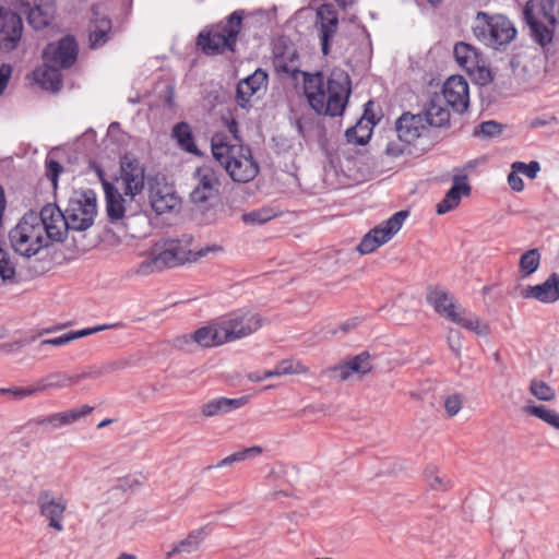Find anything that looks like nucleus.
Segmentation results:
<instances>
[{"label": "nucleus", "instance_id": "obj_7", "mask_svg": "<svg viewBox=\"0 0 559 559\" xmlns=\"http://www.w3.org/2000/svg\"><path fill=\"white\" fill-rule=\"evenodd\" d=\"M96 193L92 189L74 191L64 210L69 227L72 230L88 229L97 214Z\"/></svg>", "mask_w": 559, "mask_h": 559}, {"label": "nucleus", "instance_id": "obj_53", "mask_svg": "<svg viewBox=\"0 0 559 559\" xmlns=\"http://www.w3.org/2000/svg\"><path fill=\"white\" fill-rule=\"evenodd\" d=\"M115 325H112V324L96 325L94 328H86V329L79 330V331H72V332H69V334L71 337V341H74V340H78V338H81L84 336H88V335H92V334L100 332V331H105L107 329H111Z\"/></svg>", "mask_w": 559, "mask_h": 559}, {"label": "nucleus", "instance_id": "obj_33", "mask_svg": "<svg viewBox=\"0 0 559 559\" xmlns=\"http://www.w3.org/2000/svg\"><path fill=\"white\" fill-rule=\"evenodd\" d=\"M248 402V397L239 399L217 397L202 405L201 413L205 417H214L240 408Z\"/></svg>", "mask_w": 559, "mask_h": 559}, {"label": "nucleus", "instance_id": "obj_25", "mask_svg": "<svg viewBox=\"0 0 559 559\" xmlns=\"http://www.w3.org/2000/svg\"><path fill=\"white\" fill-rule=\"evenodd\" d=\"M103 187L106 198V212L111 223L121 221L128 212L127 197L110 182L103 180Z\"/></svg>", "mask_w": 559, "mask_h": 559}, {"label": "nucleus", "instance_id": "obj_23", "mask_svg": "<svg viewBox=\"0 0 559 559\" xmlns=\"http://www.w3.org/2000/svg\"><path fill=\"white\" fill-rule=\"evenodd\" d=\"M273 56L274 70H300L299 53L293 43L278 39L274 44Z\"/></svg>", "mask_w": 559, "mask_h": 559}, {"label": "nucleus", "instance_id": "obj_15", "mask_svg": "<svg viewBox=\"0 0 559 559\" xmlns=\"http://www.w3.org/2000/svg\"><path fill=\"white\" fill-rule=\"evenodd\" d=\"M195 185L189 194L193 204H203L213 199L219 189L221 182L216 171L209 165L198 167L193 173Z\"/></svg>", "mask_w": 559, "mask_h": 559}, {"label": "nucleus", "instance_id": "obj_51", "mask_svg": "<svg viewBox=\"0 0 559 559\" xmlns=\"http://www.w3.org/2000/svg\"><path fill=\"white\" fill-rule=\"evenodd\" d=\"M0 394H9L14 400H23L27 396H32V395L36 394V390H35V385L29 386V388H17V386L5 388V389L3 388V389H0Z\"/></svg>", "mask_w": 559, "mask_h": 559}, {"label": "nucleus", "instance_id": "obj_16", "mask_svg": "<svg viewBox=\"0 0 559 559\" xmlns=\"http://www.w3.org/2000/svg\"><path fill=\"white\" fill-rule=\"evenodd\" d=\"M439 96L448 107L457 114L466 111L469 105V90L466 80L459 74L448 78Z\"/></svg>", "mask_w": 559, "mask_h": 559}, {"label": "nucleus", "instance_id": "obj_55", "mask_svg": "<svg viewBox=\"0 0 559 559\" xmlns=\"http://www.w3.org/2000/svg\"><path fill=\"white\" fill-rule=\"evenodd\" d=\"M294 126L298 134L302 138H306V135L308 134L312 127V120L310 117L302 115L301 117L295 120Z\"/></svg>", "mask_w": 559, "mask_h": 559}, {"label": "nucleus", "instance_id": "obj_44", "mask_svg": "<svg viewBox=\"0 0 559 559\" xmlns=\"http://www.w3.org/2000/svg\"><path fill=\"white\" fill-rule=\"evenodd\" d=\"M31 427H44L46 430L51 431L62 427L59 413L48 416H38L31 419L27 424Z\"/></svg>", "mask_w": 559, "mask_h": 559}, {"label": "nucleus", "instance_id": "obj_64", "mask_svg": "<svg viewBox=\"0 0 559 559\" xmlns=\"http://www.w3.org/2000/svg\"><path fill=\"white\" fill-rule=\"evenodd\" d=\"M11 72H0V96L3 94L8 86Z\"/></svg>", "mask_w": 559, "mask_h": 559}, {"label": "nucleus", "instance_id": "obj_50", "mask_svg": "<svg viewBox=\"0 0 559 559\" xmlns=\"http://www.w3.org/2000/svg\"><path fill=\"white\" fill-rule=\"evenodd\" d=\"M62 171L63 167L60 163L55 159L46 160V176L51 181L55 189L57 188L58 177Z\"/></svg>", "mask_w": 559, "mask_h": 559}, {"label": "nucleus", "instance_id": "obj_26", "mask_svg": "<svg viewBox=\"0 0 559 559\" xmlns=\"http://www.w3.org/2000/svg\"><path fill=\"white\" fill-rule=\"evenodd\" d=\"M427 126L441 128L450 122V111L438 93L433 94L425 106L423 115Z\"/></svg>", "mask_w": 559, "mask_h": 559}, {"label": "nucleus", "instance_id": "obj_59", "mask_svg": "<svg viewBox=\"0 0 559 559\" xmlns=\"http://www.w3.org/2000/svg\"><path fill=\"white\" fill-rule=\"evenodd\" d=\"M557 123V118L555 116H543L536 117L530 121V127L533 129L545 127L550 123Z\"/></svg>", "mask_w": 559, "mask_h": 559}, {"label": "nucleus", "instance_id": "obj_49", "mask_svg": "<svg viewBox=\"0 0 559 559\" xmlns=\"http://www.w3.org/2000/svg\"><path fill=\"white\" fill-rule=\"evenodd\" d=\"M511 169L525 175L530 179H535L540 170V165L537 160H532L528 164H525L524 162H514L511 165Z\"/></svg>", "mask_w": 559, "mask_h": 559}, {"label": "nucleus", "instance_id": "obj_41", "mask_svg": "<svg viewBox=\"0 0 559 559\" xmlns=\"http://www.w3.org/2000/svg\"><path fill=\"white\" fill-rule=\"evenodd\" d=\"M539 13L551 27L559 24V0H540Z\"/></svg>", "mask_w": 559, "mask_h": 559}, {"label": "nucleus", "instance_id": "obj_14", "mask_svg": "<svg viewBox=\"0 0 559 559\" xmlns=\"http://www.w3.org/2000/svg\"><path fill=\"white\" fill-rule=\"evenodd\" d=\"M39 514L48 520V526L57 532L63 531V518L68 507L67 499L52 490L39 491L37 497Z\"/></svg>", "mask_w": 559, "mask_h": 559}, {"label": "nucleus", "instance_id": "obj_29", "mask_svg": "<svg viewBox=\"0 0 559 559\" xmlns=\"http://www.w3.org/2000/svg\"><path fill=\"white\" fill-rule=\"evenodd\" d=\"M93 20L90 29V46L98 48L105 45L111 31V20L100 14L97 5L92 8Z\"/></svg>", "mask_w": 559, "mask_h": 559}, {"label": "nucleus", "instance_id": "obj_61", "mask_svg": "<svg viewBox=\"0 0 559 559\" xmlns=\"http://www.w3.org/2000/svg\"><path fill=\"white\" fill-rule=\"evenodd\" d=\"M194 344L192 334L178 336L174 340V346L179 349H189L190 345Z\"/></svg>", "mask_w": 559, "mask_h": 559}, {"label": "nucleus", "instance_id": "obj_52", "mask_svg": "<svg viewBox=\"0 0 559 559\" xmlns=\"http://www.w3.org/2000/svg\"><path fill=\"white\" fill-rule=\"evenodd\" d=\"M462 397L459 394L450 395L444 401V408L449 416H455L462 408Z\"/></svg>", "mask_w": 559, "mask_h": 559}, {"label": "nucleus", "instance_id": "obj_27", "mask_svg": "<svg viewBox=\"0 0 559 559\" xmlns=\"http://www.w3.org/2000/svg\"><path fill=\"white\" fill-rule=\"evenodd\" d=\"M267 72H252L237 84L236 100L241 107H246L250 98L266 84Z\"/></svg>", "mask_w": 559, "mask_h": 559}, {"label": "nucleus", "instance_id": "obj_48", "mask_svg": "<svg viewBox=\"0 0 559 559\" xmlns=\"http://www.w3.org/2000/svg\"><path fill=\"white\" fill-rule=\"evenodd\" d=\"M274 217V214L271 212V210L262 209L252 211L249 213H245L242 215V221L246 224H263L269 222Z\"/></svg>", "mask_w": 559, "mask_h": 559}, {"label": "nucleus", "instance_id": "obj_32", "mask_svg": "<svg viewBox=\"0 0 559 559\" xmlns=\"http://www.w3.org/2000/svg\"><path fill=\"white\" fill-rule=\"evenodd\" d=\"M87 379L85 372L68 376L64 372H52L39 379L35 384L36 393L49 389H62L79 383L81 380Z\"/></svg>", "mask_w": 559, "mask_h": 559}, {"label": "nucleus", "instance_id": "obj_58", "mask_svg": "<svg viewBox=\"0 0 559 559\" xmlns=\"http://www.w3.org/2000/svg\"><path fill=\"white\" fill-rule=\"evenodd\" d=\"M164 100L168 107L175 105V85L170 82H163Z\"/></svg>", "mask_w": 559, "mask_h": 559}, {"label": "nucleus", "instance_id": "obj_28", "mask_svg": "<svg viewBox=\"0 0 559 559\" xmlns=\"http://www.w3.org/2000/svg\"><path fill=\"white\" fill-rule=\"evenodd\" d=\"M524 20L531 29V35L536 44L542 47L550 44L554 37L552 28L544 25L534 14V3L528 1L524 8Z\"/></svg>", "mask_w": 559, "mask_h": 559}, {"label": "nucleus", "instance_id": "obj_4", "mask_svg": "<svg viewBox=\"0 0 559 559\" xmlns=\"http://www.w3.org/2000/svg\"><path fill=\"white\" fill-rule=\"evenodd\" d=\"M243 11L230 13L225 21L205 26L197 36V48L206 56L237 53L238 36L242 29Z\"/></svg>", "mask_w": 559, "mask_h": 559}, {"label": "nucleus", "instance_id": "obj_62", "mask_svg": "<svg viewBox=\"0 0 559 559\" xmlns=\"http://www.w3.org/2000/svg\"><path fill=\"white\" fill-rule=\"evenodd\" d=\"M478 73V80L481 82V84L492 83L496 80L497 72H477Z\"/></svg>", "mask_w": 559, "mask_h": 559}, {"label": "nucleus", "instance_id": "obj_43", "mask_svg": "<svg viewBox=\"0 0 559 559\" xmlns=\"http://www.w3.org/2000/svg\"><path fill=\"white\" fill-rule=\"evenodd\" d=\"M92 412H93V407L90 405H82L80 407L69 409L67 412H61V413H59L60 419H61V425L63 427V426L72 424V423H75L79 419L87 416Z\"/></svg>", "mask_w": 559, "mask_h": 559}, {"label": "nucleus", "instance_id": "obj_20", "mask_svg": "<svg viewBox=\"0 0 559 559\" xmlns=\"http://www.w3.org/2000/svg\"><path fill=\"white\" fill-rule=\"evenodd\" d=\"M426 127L427 123L423 115H414L411 112L403 114L395 123L397 138L404 141V143H413L423 134Z\"/></svg>", "mask_w": 559, "mask_h": 559}, {"label": "nucleus", "instance_id": "obj_10", "mask_svg": "<svg viewBox=\"0 0 559 559\" xmlns=\"http://www.w3.org/2000/svg\"><path fill=\"white\" fill-rule=\"evenodd\" d=\"M120 181L129 202L140 194L145 185V168L133 154L127 153L120 159Z\"/></svg>", "mask_w": 559, "mask_h": 559}, {"label": "nucleus", "instance_id": "obj_63", "mask_svg": "<svg viewBox=\"0 0 559 559\" xmlns=\"http://www.w3.org/2000/svg\"><path fill=\"white\" fill-rule=\"evenodd\" d=\"M356 134V129L350 128L346 131V138L348 142H355L356 144L364 145L367 143V141L364 138L355 140L354 136Z\"/></svg>", "mask_w": 559, "mask_h": 559}, {"label": "nucleus", "instance_id": "obj_40", "mask_svg": "<svg viewBox=\"0 0 559 559\" xmlns=\"http://www.w3.org/2000/svg\"><path fill=\"white\" fill-rule=\"evenodd\" d=\"M261 452H262V449L260 447H257V445L255 447H251V448H247V449H243L241 451L235 452V453L226 456L225 459L219 461L215 467L230 466V465H233L235 463L242 462V461H245L247 459L257 456V455L261 454Z\"/></svg>", "mask_w": 559, "mask_h": 559}, {"label": "nucleus", "instance_id": "obj_3", "mask_svg": "<svg viewBox=\"0 0 559 559\" xmlns=\"http://www.w3.org/2000/svg\"><path fill=\"white\" fill-rule=\"evenodd\" d=\"M192 236L183 235L180 239H165L155 243L152 257L143 261L138 269L142 275L160 271L165 267H174L188 261H195L207 252L218 250V247H206L197 252L191 249Z\"/></svg>", "mask_w": 559, "mask_h": 559}, {"label": "nucleus", "instance_id": "obj_45", "mask_svg": "<svg viewBox=\"0 0 559 559\" xmlns=\"http://www.w3.org/2000/svg\"><path fill=\"white\" fill-rule=\"evenodd\" d=\"M531 393L540 401H552L556 397L555 390L544 381L533 380Z\"/></svg>", "mask_w": 559, "mask_h": 559}, {"label": "nucleus", "instance_id": "obj_5", "mask_svg": "<svg viewBox=\"0 0 559 559\" xmlns=\"http://www.w3.org/2000/svg\"><path fill=\"white\" fill-rule=\"evenodd\" d=\"M44 234V228L39 226L36 218V212L31 211L10 230L11 248L21 257L32 258L50 245Z\"/></svg>", "mask_w": 559, "mask_h": 559}, {"label": "nucleus", "instance_id": "obj_2", "mask_svg": "<svg viewBox=\"0 0 559 559\" xmlns=\"http://www.w3.org/2000/svg\"><path fill=\"white\" fill-rule=\"evenodd\" d=\"M229 130L234 134L231 140H228L224 134H215L212 138L213 156L234 181L249 182L257 177L259 165L253 159L250 147L241 144L236 135L235 122Z\"/></svg>", "mask_w": 559, "mask_h": 559}, {"label": "nucleus", "instance_id": "obj_57", "mask_svg": "<svg viewBox=\"0 0 559 559\" xmlns=\"http://www.w3.org/2000/svg\"><path fill=\"white\" fill-rule=\"evenodd\" d=\"M508 183L510 188L515 192H521L524 189V181L515 170H511V173L508 175Z\"/></svg>", "mask_w": 559, "mask_h": 559}, {"label": "nucleus", "instance_id": "obj_31", "mask_svg": "<svg viewBox=\"0 0 559 559\" xmlns=\"http://www.w3.org/2000/svg\"><path fill=\"white\" fill-rule=\"evenodd\" d=\"M453 55L456 63L463 70H487L485 64H480L478 50L467 43H456L453 48Z\"/></svg>", "mask_w": 559, "mask_h": 559}, {"label": "nucleus", "instance_id": "obj_22", "mask_svg": "<svg viewBox=\"0 0 559 559\" xmlns=\"http://www.w3.org/2000/svg\"><path fill=\"white\" fill-rule=\"evenodd\" d=\"M371 369L372 365L370 362V355L367 352H362L344 364L333 367L325 372H328L331 378H337L341 381H345L353 373L366 374L371 371Z\"/></svg>", "mask_w": 559, "mask_h": 559}, {"label": "nucleus", "instance_id": "obj_13", "mask_svg": "<svg viewBox=\"0 0 559 559\" xmlns=\"http://www.w3.org/2000/svg\"><path fill=\"white\" fill-rule=\"evenodd\" d=\"M227 342L247 337L263 325V319L254 312H235L222 320Z\"/></svg>", "mask_w": 559, "mask_h": 559}, {"label": "nucleus", "instance_id": "obj_8", "mask_svg": "<svg viewBox=\"0 0 559 559\" xmlns=\"http://www.w3.org/2000/svg\"><path fill=\"white\" fill-rule=\"evenodd\" d=\"M477 20H484V24L473 28L474 35L493 49L510 44L516 35L514 25L503 15L489 17L486 13L479 12Z\"/></svg>", "mask_w": 559, "mask_h": 559}, {"label": "nucleus", "instance_id": "obj_30", "mask_svg": "<svg viewBox=\"0 0 559 559\" xmlns=\"http://www.w3.org/2000/svg\"><path fill=\"white\" fill-rule=\"evenodd\" d=\"M223 323L212 322L192 333L194 344L201 347H213L227 343L224 335Z\"/></svg>", "mask_w": 559, "mask_h": 559}, {"label": "nucleus", "instance_id": "obj_47", "mask_svg": "<svg viewBox=\"0 0 559 559\" xmlns=\"http://www.w3.org/2000/svg\"><path fill=\"white\" fill-rule=\"evenodd\" d=\"M28 23L35 29H41L49 24V15L45 13L39 7L28 9Z\"/></svg>", "mask_w": 559, "mask_h": 559}, {"label": "nucleus", "instance_id": "obj_19", "mask_svg": "<svg viewBox=\"0 0 559 559\" xmlns=\"http://www.w3.org/2000/svg\"><path fill=\"white\" fill-rule=\"evenodd\" d=\"M521 296L526 299H536L543 304H552L559 300V275L552 273L548 278L538 285L526 286Z\"/></svg>", "mask_w": 559, "mask_h": 559}, {"label": "nucleus", "instance_id": "obj_42", "mask_svg": "<svg viewBox=\"0 0 559 559\" xmlns=\"http://www.w3.org/2000/svg\"><path fill=\"white\" fill-rule=\"evenodd\" d=\"M129 365H130V362L128 359H119V360H115V361H109V362L104 364L100 367L94 368L91 371L85 372V374H87V378H99V377H103V376L111 373V372L123 370V369L128 368Z\"/></svg>", "mask_w": 559, "mask_h": 559}, {"label": "nucleus", "instance_id": "obj_11", "mask_svg": "<svg viewBox=\"0 0 559 559\" xmlns=\"http://www.w3.org/2000/svg\"><path fill=\"white\" fill-rule=\"evenodd\" d=\"M79 47L72 36H66L57 43L48 44L43 51L46 70H57V67L69 69L74 66Z\"/></svg>", "mask_w": 559, "mask_h": 559}, {"label": "nucleus", "instance_id": "obj_46", "mask_svg": "<svg viewBox=\"0 0 559 559\" xmlns=\"http://www.w3.org/2000/svg\"><path fill=\"white\" fill-rule=\"evenodd\" d=\"M502 132V126L495 121V120H488L481 122L479 126H477L474 130L475 136H483V138H495L499 135Z\"/></svg>", "mask_w": 559, "mask_h": 559}, {"label": "nucleus", "instance_id": "obj_38", "mask_svg": "<svg viewBox=\"0 0 559 559\" xmlns=\"http://www.w3.org/2000/svg\"><path fill=\"white\" fill-rule=\"evenodd\" d=\"M525 413L535 416L548 424L550 427L559 430V413L545 405H532L525 407Z\"/></svg>", "mask_w": 559, "mask_h": 559}, {"label": "nucleus", "instance_id": "obj_37", "mask_svg": "<svg viewBox=\"0 0 559 559\" xmlns=\"http://www.w3.org/2000/svg\"><path fill=\"white\" fill-rule=\"evenodd\" d=\"M309 369L300 361L294 359H285L276 365L273 370L264 371V377H281L288 374L307 373Z\"/></svg>", "mask_w": 559, "mask_h": 559}, {"label": "nucleus", "instance_id": "obj_35", "mask_svg": "<svg viewBox=\"0 0 559 559\" xmlns=\"http://www.w3.org/2000/svg\"><path fill=\"white\" fill-rule=\"evenodd\" d=\"M171 136L176 140L178 146L187 153L201 155L189 123L181 121L176 123L171 129Z\"/></svg>", "mask_w": 559, "mask_h": 559}, {"label": "nucleus", "instance_id": "obj_9", "mask_svg": "<svg viewBox=\"0 0 559 559\" xmlns=\"http://www.w3.org/2000/svg\"><path fill=\"white\" fill-rule=\"evenodd\" d=\"M407 216V211H399L389 219L369 230L361 239L358 251L361 254H368L388 242L402 228Z\"/></svg>", "mask_w": 559, "mask_h": 559}, {"label": "nucleus", "instance_id": "obj_12", "mask_svg": "<svg viewBox=\"0 0 559 559\" xmlns=\"http://www.w3.org/2000/svg\"><path fill=\"white\" fill-rule=\"evenodd\" d=\"M36 218L44 235L51 241H63L68 230L70 229L66 212H62L57 204L47 203L44 205L39 213H36Z\"/></svg>", "mask_w": 559, "mask_h": 559}, {"label": "nucleus", "instance_id": "obj_60", "mask_svg": "<svg viewBox=\"0 0 559 559\" xmlns=\"http://www.w3.org/2000/svg\"><path fill=\"white\" fill-rule=\"evenodd\" d=\"M70 342H72L71 337H70V334L66 333V334L60 335V336L55 337V338H47V340L41 341L40 346H46V345L62 346V345H66V344H68Z\"/></svg>", "mask_w": 559, "mask_h": 559}, {"label": "nucleus", "instance_id": "obj_24", "mask_svg": "<svg viewBox=\"0 0 559 559\" xmlns=\"http://www.w3.org/2000/svg\"><path fill=\"white\" fill-rule=\"evenodd\" d=\"M150 203L153 211L162 215L174 210L178 205L179 199L171 187L156 182L150 186Z\"/></svg>", "mask_w": 559, "mask_h": 559}, {"label": "nucleus", "instance_id": "obj_34", "mask_svg": "<svg viewBox=\"0 0 559 559\" xmlns=\"http://www.w3.org/2000/svg\"><path fill=\"white\" fill-rule=\"evenodd\" d=\"M204 538V528H198L190 532L187 537L173 545L171 549L166 552V558L170 559L177 555H190L198 551Z\"/></svg>", "mask_w": 559, "mask_h": 559}, {"label": "nucleus", "instance_id": "obj_17", "mask_svg": "<svg viewBox=\"0 0 559 559\" xmlns=\"http://www.w3.org/2000/svg\"><path fill=\"white\" fill-rule=\"evenodd\" d=\"M317 23L320 24V45L323 55L330 52V41L338 29V14L333 4L324 3L317 10Z\"/></svg>", "mask_w": 559, "mask_h": 559}, {"label": "nucleus", "instance_id": "obj_36", "mask_svg": "<svg viewBox=\"0 0 559 559\" xmlns=\"http://www.w3.org/2000/svg\"><path fill=\"white\" fill-rule=\"evenodd\" d=\"M26 80L49 92H58L62 85L60 72H29Z\"/></svg>", "mask_w": 559, "mask_h": 559}, {"label": "nucleus", "instance_id": "obj_21", "mask_svg": "<svg viewBox=\"0 0 559 559\" xmlns=\"http://www.w3.org/2000/svg\"><path fill=\"white\" fill-rule=\"evenodd\" d=\"M471 193V186L467 182V176H454L453 185L445 193L444 198L437 204L436 211L439 215H443L459 206L463 197Z\"/></svg>", "mask_w": 559, "mask_h": 559}, {"label": "nucleus", "instance_id": "obj_1", "mask_svg": "<svg viewBox=\"0 0 559 559\" xmlns=\"http://www.w3.org/2000/svg\"><path fill=\"white\" fill-rule=\"evenodd\" d=\"M295 74L296 72H292ZM304 95L318 116H343L352 82L347 72H301Z\"/></svg>", "mask_w": 559, "mask_h": 559}, {"label": "nucleus", "instance_id": "obj_6", "mask_svg": "<svg viewBox=\"0 0 559 559\" xmlns=\"http://www.w3.org/2000/svg\"><path fill=\"white\" fill-rule=\"evenodd\" d=\"M426 299L441 317L478 335L488 334V326L481 324L477 316L457 306L454 298L447 292L431 288Z\"/></svg>", "mask_w": 559, "mask_h": 559}, {"label": "nucleus", "instance_id": "obj_56", "mask_svg": "<svg viewBox=\"0 0 559 559\" xmlns=\"http://www.w3.org/2000/svg\"><path fill=\"white\" fill-rule=\"evenodd\" d=\"M448 344L450 349L459 355L462 347L461 333L456 330L450 329L448 333Z\"/></svg>", "mask_w": 559, "mask_h": 559}, {"label": "nucleus", "instance_id": "obj_39", "mask_svg": "<svg viewBox=\"0 0 559 559\" xmlns=\"http://www.w3.org/2000/svg\"><path fill=\"white\" fill-rule=\"evenodd\" d=\"M540 264V253L537 249L526 251L520 258V271L522 277H528L537 271Z\"/></svg>", "mask_w": 559, "mask_h": 559}, {"label": "nucleus", "instance_id": "obj_18", "mask_svg": "<svg viewBox=\"0 0 559 559\" xmlns=\"http://www.w3.org/2000/svg\"><path fill=\"white\" fill-rule=\"evenodd\" d=\"M23 20L13 12L0 13V49L14 50L21 41Z\"/></svg>", "mask_w": 559, "mask_h": 559}, {"label": "nucleus", "instance_id": "obj_54", "mask_svg": "<svg viewBox=\"0 0 559 559\" xmlns=\"http://www.w3.org/2000/svg\"><path fill=\"white\" fill-rule=\"evenodd\" d=\"M407 144L408 143H404V141L400 139H397V141H391L385 147V153L391 157H399L407 150Z\"/></svg>", "mask_w": 559, "mask_h": 559}]
</instances>
